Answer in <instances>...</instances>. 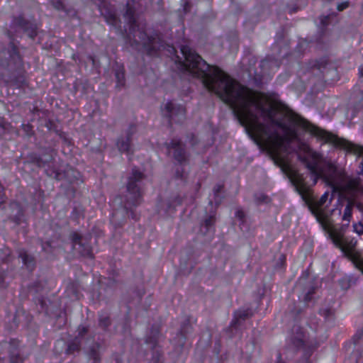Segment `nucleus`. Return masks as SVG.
<instances>
[{
  "mask_svg": "<svg viewBox=\"0 0 363 363\" xmlns=\"http://www.w3.org/2000/svg\"><path fill=\"white\" fill-rule=\"evenodd\" d=\"M357 243L356 240L345 238L342 241V246H337V247L348 256H351L356 267L363 273V257L354 254Z\"/></svg>",
  "mask_w": 363,
  "mask_h": 363,
  "instance_id": "obj_1",
  "label": "nucleus"
},
{
  "mask_svg": "<svg viewBox=\"0 0 363 363\" xmlns=\"http://www.w3.org/2000/svg\"><path fill=\"white\" fill-rule=\"evenodd\" d=\"M143 178V174L138 170H133L132 176L129 178L127 189L130 195V199L133 200V205H137L139 202V199L141 196V192L138 186V182Z\"/></svg>",
  "mask_w": 363,
  "mask_h": 363,
  "instance_id": "obj_2",
  "label": "nucleus"
},
{
  "mask_svg": "<svg viewBox=\"0 0 363 363\" xmlns=\"http://www.w3.org/2000/svg\"><path fill=\"white\" fill-rule=\"evenodd\" d=\"M324 228L328 231L329 236L336 247L342 246L344 238V230L332 226L328 218H323L320 221Z\"/></svg>",
  "mask_w": 363,
  "mask_h": 363,
  "instance_id": "obj_3",
  "label": "nucleus"
},
{
  "mask_svg": "<svg viewBox=\"0 0 363 363\" xmlns=\"http://www.w3.org/2000/svg\"><path fill=\"white\" fill-rule=\"evenodd\" d=\"M146 35L147 34L143 32H140L138 35L142 44L150 55H152L154 50L157 49L160 50V48L164 47L158 37H150L146 38Z\"/></svg>",
  "mask_w": 363,
  "mask_h": 363,
  "instance_id": "obj_4",
  "label": "nucleus"
},
{
  "mask_svg": "<svg viewBox=\"0 0 363 363\" xmlns=\"http://www.w3.org/2000/svg\"><path fill=\"white\" fill-rule=\"evenodd\" d=\"M331 201H332L331 195L328 192H325L321 196L320 199L317 201V203H316V208H317L316 211L318 213L317 218H318V220H319V222L321 221V220H323V218H328L327 217L323 216L321 215V211L323 210V208L324 207L328 206V205L331 202Z\"/></svg>",
  "mask_w": 363,
  "mask_h": 363,
  "instance_id": "obj_5",
  "label": "nucleus"
},
{
  "mask_svg": "<svg viewBox=\"0 0 363 363\" xmlns=\"http://www.w3.org/2000/svg\"><path fill=\"white\" fill-rule=\"evenodd\" d=\"M164 109L167 111L169 116L174 118L177 116H184L185 114V109L182 106L176 107L172 101L167 102L164 104Z\"/></svg>",
  "mask_w": 363,
  "mask_h": 363,
  "instance_id": "obj_6",
  "label": "nucleus"
},
{
  "mask_svg": "<svg viewBox=\"0 0 363 363\" xmlns=\"http://www.w3.org/2000/svg\"><path fill=\"white\" fill-rule=\"evenodd\" d=\"M118 147L121 152H127L130 148V142L129 139L126 138L125 140H118L117 143Z\"/></svg>",
  "mask_w": 363,
  "mask_h": 363,
  "instance_id": "obj_7",
  "label": "nucleus"
},
{
  "mask_svg": "<svg viewBox=\"0 0 363 363\" xmlns=\"http://www.w3.org/2000/svg\"><path fill=\"white\" fill-rule=\"evenodd\" d=\"M353 230L359 235H363V224L362 223H354Z\"/></svg>",
  "mask_w": 363,
  "mask_h": 363,
  "instance_id": "obj_8",
  "label": "nucleus"
},
{
  "mask_svg": "<svg viewBox=\"0 0 363 363\" xmlns=\"http://www.w3.org/2000/svg\"><path fill=\"white\" fill-rule=\"evenodd\" d=\"M20 256L22 259L23 262L25 264H28L30 262H32V258L28 255H27L26 252L21 253Z\"/></svg>",
  "mask_w": 363,
  "mask_h": 363,
  "instance_id": "obj_9",
  "label": "nucleus"
},
{
  "mask_svg": "<svg viewBox=\"0 0 363 363\" xmlns=\"http://www.w3.org/2000/svg\"><path fill=\"white\" fill-rule=\"evenodd\" d=\"M72 240L74 242V247H76V245L77 244L81 245V236L77 233L73 234L72 235Z\"/></svg>",
  "mask_w": 363,
  "mask_h": 363,
  "instance_id": "obj_10",
  "label": "nucleus"
},
{
  "mask_svg": "<svg viewBox=\"0 0 363 363\" xmlns=\"http://www.w3.org/2000/svg\"><path fill=\"white\" fill-rule=\"evenodd\" d=\"M116 78H117V81H118V85H121L123 86V79H124V74L123 72L120 73V72H118L116 73Z\"/></svg>",
  "mask_w": 363,
  "mask_h": 363,
  "instance_id": "obj_11",
  "label": "nucleus"
},
{
  "mask_svg": "<svg viewBox=\"0 0 363 363\" xmlns=\"http://www.w3.org/2000/svg\"><path fill=\"white\" fill-rule=\"evenodd\" d=\"M126 16L130 18V21L133 24L136 22L135 18L133 17V13L130 8L127 10Z\"/></svg>",
  "mask_w": 363,
  "mask_h": 363,
  "instance_id": "obj_12",
  "label": "nucleus"
},
{
  "mask_svg": "<svg viewBox=\"0 0 363 363\" xmlns=\"http://www.w3.org/2000/svg\"><path fill=\"white\" fill-rule=\"evenodd\" d=\"M248 315H249L248 311H244V312L238 311V312L236 313L235 316L236 317H239V318H245Z\"/></svg>",
  "mask_w": 363,
  "mask_h": 363,
  "instance_id": "obj_13",
  "label": "nucleus"
},
{
  "mask_svg": "<svg viewBox=\"0 0 363 363\" xmlns=\"http://www.w3.org/2000/svg\"><path fill=\"white\" fill-rule=\"evenodd\" d=\"M214 217L213 216H211L210 218H208V219H206L205 220V225L206 227H208V226H211L213 222H214Z\"/></svg>",
  "mask_w": 363,
  "mask_h": 363,
  "instance_id": "obj_14",
  "label": "nucleus"
},
{
  "mask_svg": "<svg viewBox=\"0 0 363 363\" xmlns=\"http://www.w3.org/2000/svg\"><path fill=\"white\" fill-rule=\"evenodd\" d=\"M348 6V4L347 3H342L341 4H339L337 6V9L338 11H342L344 10L345 9H346L347 7Z\"/></svg>",
  "mask_w": 363,
  "mask_h": 363,
  "instance_id": "obj_15",
  "label": "nucleus"
},
{
  "mask_svg": "<svg viewBox=\"0 0 363 363\" xmlns=\"http://www.w3.org/2000/svg\"><path fill=\"white\" fill-rule=\"evenodd\" d=\"M236 216L242 219L244 216V213L241 210H238L236 211Z\"/></svg>",
  "mask_w": 363,
  "mask_h": 363,
  "instance_id": "obj_16",
  "label": "nucleus"
},
{
  "mask_svg": "<svg viewBox=\"0 0 363 363\" xmlns=\"http://www.w3.org/2000/svg\"><path fill=\"white\" fill-rule=\"evenodd\" d=\"M100 323L101 324H102L104 326H107L108 325V320H102L101 318L100 319Z\"/></svg>",
  "mask_w": 363,
  "mask_h": 363,
  "instance_id": "obj_17",
  "label": "nucleus"
},
{
  "mask_svg": "<svg viewBox=\"0 0 363 363\" xmlns=\"http://www.w3.org/2000/svg\"><path fill=\"white\" fill-rule=\"evenodd\" d=\"M359 71L360 76L363 77V67H360Z\"/></svg>",
  "mask_w": 363,
  "mask_h": 363,
  "instance_id": "obj_18",
  "label": "nucleus"
},
{
  "mask_svg": "<svg viewBox=\"0 0 363 363\" xmlns=\"http://www.w3.org/2000/svg\"><path fill=\"white\" fill-rule=\"evenodd\" d=\"M168 50L169 52H174V48L173 47L168 46Z\"/></svg>",
  "mask_w": 363,
  "mask_h": 363,
  "instance_id": "obj_19",
  "label": "nucleus"
},
{
  "mask_svg": "<svg viewBox=\"0 0 363 363\" xmlns=\"http://www.w3.org/2000/svg\"><path fill=\"white\" fill-rule=\"evenodd\" d=\"M11 363H18V362H16L14 359H13V357L11 358Z\"/></svg>",
  "mask_w": 363,
  "mask_h": 363,
  "instance_id": "obj_20",
  "label": "nucleus"
},
{
  "mask_svg": "<svg viewBox=\"0 0 363 363\" xmlns=\"http://www.w3.org/2000/svg\"><path fill=\"white\" fill-rule=\"evenodd\" d=\"M35 35H36V32L33 31V35H31V37H32V38H33V37L34 38Z\"/></svg>",
  "mask_w": 363,
  "mask_h": 363,
  "instance_id": "obj_21",
  "label": "nucleus"
},
{
  "mask_svg": "<svg viewBox=\"0 0 363 363\" xmlns=\"http://www.w3.org/2000/svg\"><path fill=\"white\" fill-rule=\"evenodd\" d=\"M133 30H135V25L133 26Z\"/></svg>",
  "mask_w": 363,
  "mask_h": 363,
  "instance_id": "obj_22",
  "label": "nucleus"
}]
</instances>
